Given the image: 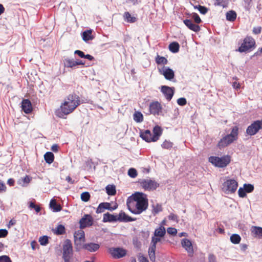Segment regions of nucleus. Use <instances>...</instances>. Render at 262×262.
Masks as SVG:
<instances>
[{
  "mask_svg": "<svg viewBox=\"0 0 262 262\" xmlns=\"http://www.w3.org/2000/svg\"><path fill=\"white\" fill-rule=\"evenodd\" d=\"M126 204L128 209L132 213L140 214L147 209L148 202L147 195L137 192L128 197Z\"/></svg>",
  "mask_w": 262,
  "mask_h": 262,
  "instance_id": "nucleus-1",
  "label": "nucleus"
},
{
  "mask_svg": "<svg viewBox=\"0 0 262 262\" xmlns=\"http://www.w3.org/2000/svg\"><path fill=\"white\" fill-rule=\"evenodd\" d=\"M79 97L76 95H70L65 99L59 108L55 111L57 116L63 118L64 116L71 113L80 104Z\"/></svg>",
  "mask_w": 262,
  "mask_h": 262,
  "instance_id": "nucleus-2",
  "label": "nucleus"
},
{
  "mask_svg": "<svg viewBox=\"0 0 262 262\" xmlns=\"http://www.w3.org/2000/svg\"><path fill=\"white\" fill-rule=\"evenodd\" d=\"M238 128L237 126H234L230 134L227 135L222 138L217 144L220 148H224L230 145L238 138Z\"/></svg>",
  "mask_w": 262,
  "mask_h": 262,
  "instance_id": "nucleus-3",
  "label": "nucleus"
},
{
  "mask_svg": "<svg viewBox=\"0 0 262 262\" xmlns=\"http://www.w3.org/2000/svg\"><path fill=\"white\" fill-rule=\"evenodd\" d=\"M209 161L213 165L219 167H225L230 162V157L225 156L222 157L211 156L209 158Z\"/></svg>",
  "mask_w": 262,
  "mask_h": 262,
  "instance_id": "nucleus-4",
  "label": "nucleus"
},
{
  "mask_svg": "<svg viewBox=\"0 0 262 262\" xmlns=\"http://www.w3.org/2000/svg\"><path fill=\"white\" fill-rule=\"evenodd\" d=\"M238 187V183L234 179L227 180L223 184L222 189L226 194L235 192Z\"/></svg>",
  "mask_w": 262,
  "mask_h": 262,
  "instance_id": "nucleus-5",
  "label": "nucleus"
},
{
  "mask_svg": "<svg viewBox=\"0 0 262 262\" xmlns=\"http://www.w3.org/2000/svg\"><path fill=\"white\" fill-rule=\"evenodd\" d=\"M73 255V247L70 240L67 239L63 246V258L64 262H71Z\"/></svg>",
  "mask_w": 262,
  "mask_h": 262,
  "instance_id": "nucleus-6",
  "label": "nucleus"
},
{
  "mask_svg": "<svg viewBox=\"0 0 262 262\" xmlns=\"http://www.w3.org/2000/svg\"><path fill=\"white\" fill-rule=\"evenodd\" d=\"M262 129V120H256L250 125L246 129L248 135L253 136Z\"/></svg>",
  "mask_w": 262,
  "mask_h": 262,
  "instance_id": "nucleus-7",
  "label": "nucleus"
},
{
  "mask_svg": "<svg viewBox=\"0 0 262 262\" xmlns=\"http://www.w3.org/2000/svg\"><path fill=\"white\" fill-rule=\"evenodd\" d=\"M255 44V40L251 37H246L241 47L238 48L240 52H244L254 47Z\"/></svg>",
  "mask_w": 262,
  "mask_h": 262,
  "instance_id": "nucleus-8",
  "label": "nucleus"
},
{
  "mask_svg": "<svg viewBox=\"0 0 262 262\" xmlns=\"http://www.w3.org/2000/svg\"><path fill=\"white\" fill-rule=\"evenodd\" d=\"M159 73L162 75L168 80H172L174 77V72L168 67L162 66L158 68Z\"/></svg>",
  "mask_w": 262,
  "mask_h": 262,
  "instance_id": "nucleus-9",
  "label": "nucleus"
},
{
  "mask_svg": "<svg viewBox=\"0 0 262 262\" xmlns=\"http://www.w3.org/2000/svg\"><path fill=\"white\" fill-rule=\"evenodd\" d=\"M140 185L146 190H153L159 186V184L157 182L150 179L142 180Z\"/></svg>",
  "mask_w": 262,
  "mask_h": 262,
  "instance_id": "nucleus-10",
  "label": "nucleus"
},
{
  "mask_svg": "<svg viewBox=\"0 0 262 262\" xmlns=\"http://www.w3.org/2000/svg\"><path fill=\"white\" fill-rule=\"evenodd\" d=\"M109 252L115 258H121L126 254V250L122 248H112L109 249Z\"/></svg>",
  "mask_w": 262,
  "mask_h": 262,
  "instance_id": "nucleus-11",
  "label": "nucleus"
},
{
  "mask_svg": "<svg viewBox=\"0 0 262 262\" xmlns=\"http://www.w3.org/2000/svg\"><path fill=\"white\" fill-rule=\"evenodd\" d=\"M74 236L75 238V244L76 246V248L78 249V246L80 247L82 243L84 242V232L81 229L80 230L76 231L74 233Z\"/></svg>",
  "mask_w": 262,
  "mask_h": 262,
  "instance_id": "nucleus-12",
  "label": "nucleus"
},
{
  "mask_svg": "<svg viewBox=\"0 0 262 262\" xmlns=\"http://www.w3.org/2000/svg\"><path fill=\"white\" fill-rule=\"evenodd\" d=\"M181 245L183 248L187 251L189 256L193 254L194 250L192 242L188 238H183L181 240Z\"/></svg>",
  "mask_w": 262,
  "mask_h": 262,
  "instance_id": "nucleus-13",
  "label": "nucleus"
},
{
  "mask_svg": "<svg viewBox=\"0 0 262 262\" xmlns=\"http://www.w3.org/2000/svg\"><path fill=\"white\" fill-rule=\"evenodd\" d=\"M118 205L116 204L114 206L112 207L111 204L107 202H103L99 204L96 209L97 213H100L103 212L105 209L113 211L117 209Z\"/></svg>",
  "mask_w": 262,
  "mask_h": 262,
  "instance_id": "nucleus-14",
  "label": "nucleus"
},
{
  "mask_svg": "<svg viewBox=\"0 0 262 262\" xmlns=\"http://www.w3.org/2000/svg\"><path fill=\"white\" fill-rule=\"evenodd\" d=\"M161 91L167 101H170L174 94V88L166 85H162Z\"/></svg>",
  "mask_w": 262,
  "mask_h": 262,
  "instance_id": "nucleus-15",
  "label": "nucleus"
},
{
  "mask_svg": "<svg viewBox=\"0 0 262 262\" xmlns=\"http://www.w3.org/2000/svg\"><path fill=\"white\" fill-rule=\"evenodd\" d=\"M93 220L91 215L89 214L84 215L80 220V227L81 229L84 228L92 225Z\"/></svg>",
  "mask_w": 262,
  "mask_h": 262,
  "instance_id": "nucleus-16",
  "label": "nucleus"
},
{
  "mask_svg": "<svg viewBox=\"0 0 262 262\" xmlns=\"http://www.w3.org/2000/svg\"><path fill=\"white\" fill-rule=\"evenodd\" d=\"M162 107L158 101L153 102L149 105V111L154 115H159L162 112Z\"/></svg>",
  "mask_w": 262,
  "mask_h": 262,
  "instance_id": "nucleus-17",
  "label": "nucleus"
},
{
  "mask_svg": "<svg viewBox=\"0 0 262 262\" xmlns=\"http://www.w3.org/2000/svg\"><path fill=\"white\" fill-rule=\"evenodd\" d=\"M136 219L127 215L124 211H121L117 215V221L121 222H129L136 221Z\"/></svg>",
  "mask_w": 262,
  "mask_h": 262,
  "instance_id": "nucleus-18",
  "label": "nucleus"
},
{
  "mask_svg": "<svg viewBox=\"0 0 262 262\" xmlns=\"http://www.w3.org/2000/svg\"><path fill=\"white\" fill-rule=\"evenodd\" d=\"M21 108L26 114H29L32 111L31 102L28 99H24L21 103Z\"/></svg>",
  "mask_w": 262,
  "mask_h": 262,
  "instance_id": "nucleus-19",
  "label": "nucleus"
},
{
  "mask_svg": "<svg viewBox=\"0 0 262 262\" xmlns=\"http://www.w3.org/2000/svg\"><path fill=\"white\" fill-rule=\"evenodd\" d=\"M184 24L191 30L197 32L200 31V27L197 24L193 23L191 19H186L183 20Z\"/></svg>",
  "mask_w": 262,
  "mask_h": 262,
  "instance_id": "nucleus-20",
  "label": "nucleus"
},
{
  "mask_svg": "<svg viewBox=\"0 0 262 262\" xmlns=\"http://www.w3.org/2000/svg\"><path fill=\"white\" fill-rule=\"evenodd\" d=\"M140 137L147 142H156L154 140V136L151 133L149 130H146L145 131L142 132L140 135Z\"/></svg>",
  "mask_w": 262,
  "mask_h": 262,
  "instance_id": "nucleus-21",
  "label": "nucleus"
},
{
  "mask_svg": "<svg viewBox=\"0 0 262 262\" xmlns=\"http://www.w3.org/2000/svg\"><path fill=\"white\" fill-rule=\"evenodd\" d=\"M82 247L91 252H93L98 250L100 246L98 244L90 243L84 244Z\"/></svg>",
  "mask_w": 262,
  "mask_h": 262,
  "instance_id": "nucleus-22",
  "label": "nucleus"
},
{
  "mask_svg": "<svg viewBox=\"0 0 262 262\" xmlns=\"http://www.w3.org/2000/svg\"><path fill=\"white\" fill-rule=\"evenodd\" d=\"M252 235L256 238H262V227L252 226L251 228Z\"/></svg>",
  "mask_w": 262,
  "mask_h": 262,
  "instance_id": "nucleus-23",
  "label": "nucleus"
},
{
  "mask_svg": "<svg viewBox=\"0 0 262 262\" xmlns=\"http://www.w3.org/2000/svg\"><path fill=\"white\" fill-rule=\"evenodd\" d=\"M103 222H113L117 221V215H115L109 213H104L103 217Z\"/></svg>",
  "mask_w": 262,
  "mask_h": 262,
  "instance_id": "nucleus-24",
  "label": "nucleus"
},
{
  "mask_svg": "<svg viewBox=\"0 0 262 262\" xmlns=\"http://www.w3.org/2000/svg\"><path fill=\"white\" fill-rule=\"evenodd\" d=\"M166 234V230L163 226H160L158 228L155 229L154 235L158 237H163Z\"/></svg>",
  "mask_w": 262,
  "mask_h": 262,
  "instance_id": "nucleus-25",
  "label": "nucleus"
},
{
  "mask_svg": "<svg viewBox=\"0 0 262 262\" xmlns=\"http://www.w3.org/2000/svg\"><path fill=\"white\" fill-rule=\"evenodd\" d=\"M50 207L54 212H58L61 210V207L58 204L55 199H52L50 202Z\"/></svg>",
  "mask_w": 262,
  "mask_h": 262,
  "instance_id": "nucleus-26",
  "label": "nucleus"
},
{
  "mask_svg": "<svg viewBox=\"0 0 262 262\" xmlns=\"http://www.w3.org/2000/svg\"><path fill=\"white\" fill-rule=\"evenodd\" d=\"M76 60L73 59L66 58L63 60V64L65 67L74 68L76 66Z\"/></svg>",
  "mask_w": 262,
  "mask_h": 262,
  "instance_id": "nucleus-27",
  "label": "nucleus"
},
{
  "mask_svg": "<svg viewBox=\"0 0 262 262\" xmlns=\"http://www.w3.org/2000/svg\"><path fill=\"white\" fill-rule=\"evenodd\" d=\"M154 140L157 141L162 134L161 128L159 126H156L153 129Z\"/></svg>",
  "mask_w": 262,
  "mask_h": 262,
  "instance_id": "nucleus-28",
  "label": "nucleus"
},
{
  "mask_svg": "<svg viewBox=\"0 0 262 262\" xmlns=\"http://www.w3.org/2000/svg\"><path fill=\"white\" fill-rule=\"evenodd\" d=\"M91 30H86L82 33V39L84 41H88L92 40L94 38Z\"/></svg>",
  "mask_w": 262,
  "mask_h": 262,
  "instance_id": "nucleus-29",
  "label": "nucleus"
},
{
  "mask_svg": "<svg viewBox=\"0 0 262 262\" xmlns=\"http://www.w3.org/2000/svg\"><path fill=\"white\" fill-rule=\"evenodd\" d=\"M44 158L47 163L51 164L54 161V155L51 152H47L45 154Z\"/></svg>",
  "mask_w": 262,
  "mask_h": 262,
  "instance_id": "nucleus-30",
  "label": "nucleus"
},
{
  "mask_svg": "<svg viewBox=\"0 0 262 262\" xmlns=\"http://www.w3.org/2000/svg\"><path fill=\"white\" fill-rule=\"evenodd\" d=\"M179 45L178 42H173L169 45V49L172 53H177L179 50Z\"/></svg>",
  "mask_w": 262,
  "mask_h": 262,
  "instance_id": "nucleus-31",
  "label": "nucleus"
},
{
  "mask_svg": "<svg viewBox=\"0 0 262 262\" xmlns=\"http://www.w3.org/2000/svg\"><path fill=\"white\" fill-rule=\"evenodd\" d=\"M106 191L108 195H114L116 194V188L115 186L113 185H108L106 188Z\"/></svg>",
  "mask_w": 262,
  "mask_h": 262,
  "instance_id": "nucleus-32",
  "label": "nucleus"
},
{
  "mask_svg": "<svg viewBox=\"0 0 262 262\" xmlns=\"http://www.w3.org/2000/svg\"><path fill=\"white\" fill-rule=\"evenodd\" d=\"M156 248L152 246H150L148 249V255L151 261L154 262L156 260L155 251Z\"/></svg>",
  "mask_w": 262,
  "mask_h": 262,
  "instance_id": "nucleus-33",
  "label": "nucleus"
},
{
  "mask_svg": "<svg viewBox=\"0 0 262 262\" xmlns=\"http://www.w3.org/2000/svg\"><path fill=\"white\" fill-rule=\"evenodd\" d=\"M124 19L128 23H134L136 18L135 17L132 16L128 12H126L123 15Z\"/></svg>",
  "mask_w": 262,
  "mask_h": 262,
  "instance_id": "nucleus-34",
  "label": "nucleus"
},
{
  "mask_svg": "<svg viewBox=\"0 0 262 262\" xmlns=\"http://www.w3.org/2000/svg\"><path fill=\"white\" fill-rule=\"evenodd\" d=\"M230 239L232 243L237 244L240 243L241 237L238 234H233L230 236Z\"/></svg>",
  "mask_w": 262,
  "mask_h": 262,
  "instance_id": "nucleus-35",
  "label": "nucleus"
},
{
  "mask_svg": "<svg viewBox=\"0 0 262 262\" xmlns=\"http://www.w3.org/2000/svg\"><path fill=\"white\" fill-rule=\"evenodd\" d=\"M134 120L136 122H141L143 121V116L141 112H136L134 115Z\"/></svg>",
  "mask_w": 262,
  "mask_h": 262,
  "instance_id": "nucleus-36",
  "label": "nucleus"
},
{
  "mask_svg": "<svg viewBox=\"0 0 262 262\" xmlns=\"http://www.w3.org/2000/svg\"><path fill=\"white\" fill-rule=\"evenodd\" d=\"M156 62L158 64H166L168 62L167 59L164 57L157 55L156 58Z\"/></svg>",
  "mask_w": 262,
  "mask_h": 262,
  "instance_id": "nucleus-37",
  "label": "nucleus"
},
{
  "mask_svg": "<svg viewBox=\"0 0 262 262\" xmlns=\"http://www.w3.org/2000/svg\"><path fill=\"white\" fill-rule=\"evenodd\" d=\"M236 17V14L233 11H230L226 13V18L230 21H234Z\"/></svg>",
  "mask_w": 262,
  "mask_h": 262,
  "instance_id": "nucleus-38",
  "label": "nucleus"
},
{
  "mask_svg": "<svg viewBox=\"0 0 262 262\" xmlns=\"http://www.w3.org/2000/svg\"><path fill=\"white\" fill-rule=\"evenodd\" d=\"M162 238V237H158L155 235L152 236L150 246L156 248L157 244L159 242H161Z\"/></svg>",
  "mask_w": 262,
  "mask_h": 262,
  "instance_id": "nucleus-39",
  "label": "nucleus"
},
{
  "mask_svg": "<svg viewBox=\"0 0 262 262\" xmlns=\"http://www.w3.org/2000/svg\"><path fill=\"white\" fill-rule=\"evenodd\" d=\"M38 242L41 246H45L49 243V237L46 235L40 236L39 238Z\"/></svg>",
  "mask_w": 262,
  "mask_h": 262,
  "instance_id": "nucleus-40",
  "label": "nucleus"
},
{
  "mask_svg": "<svg viewBox=\"0 0 262 262\" xmlns=\"http://www.w3.org/2000/svg\"><path fill=\"white\" fill-rule=\"evenodd\" d=\"M173 143L170 141L165 140L162 144L161 146L163 148L169 149L172 147Z\"/></svg>",
  "mask_w": 262,
  "mask_h": 262,
  "instance_id": "nucleus-41",
  "label": "nucleus"
},
{
  "mask_svg": "<svg viewBox=\"0 0 262 262\" xmlns=\"http://www.w3.org/2000/svg\"><path fill=\"white\" fill-rule=\"evenodd\" d=\"M229 0H215L214 4L215 5L222 6L223 7H227L228 4Z\"/></svg>",
  "mask_w": 262,
  "mask_h": 262,
  "instance_id": "nucleus-42",
  "label": "nucleus"
},
{
  "mask_svg": "<svg viewBox=\"0 0 262 262\" xmlns=\"http://www.w3.org/2000/svg\"><path fill=\"white\" fill-rule=\"evenodd\" d=\"M81 199L82 201L86 202L90 198V194L88 192H84L81 194Z\"/></svg>",
  "mask_w": 262,
  "mask_h": 262,
  "instance_id": "nucleus-43",
  "label": "nucleus"
},
{
  "mask_svg": "<svg viewBox=\"0 0 262 262\" xmlns=\"http://www.w3.org/2000/svg\"><path fill=\"white\" fill-rule=\"evenodd\" d=\"M128 174L130 177L134 178L137 176V170L133 168H129L128 170Z\"/></svg>",
  "mask_w": 262,
  "mask_h": 262,
  "instance_id": "nucleus-44",
  "label": "nucleus"
},
{
  "mask_svg": "<svg viewBox=\"0 0 262 262\" xmlns=\"http://www.w3.org/2000/svg\"><path fill=\"white\" fill-rule=\"evenodd\" d=\"M162 210V208L161 205L156 204L155 205H153V210L152 212L155 214H157L159 212H161Z\"/></svg>",
  "mask_w": 262,
  "mask_h": 262,
  "instance_id": "nucleus-45",
  "label": "nucleus"
},
{
  "mask_svg": "<svg viewBox=\"0 0 262 262\" xmlns=\"http://www.w3.org/2000/svg\"><path fill=\"white\" fill-rule=\"evenodd\" d=\"M64 229H65L63 226L59 225L57 226L56 229L55 233L58 235L62 234L64 232Z\"/></svg>",
  "mask_w": 262,
  "mask_h": 262,
  "instance_id": "nucleus-46",
  "label": "nucleus"
},
{
  "mask_svg": "<svg viewBox=\"0 0 262 262\" xmlns=\"http://www.w3.org/2000/svg\"><path fill=\"white\" fill-rule=\"evenodd\" d=\"M244 188L245 189V190L246 191V192L249 193V192H252L253 190L254 187L251 184H245L244 185Z\"/></svg>",
  "mask_w": 262,
  "mask_h": 262,
  "instance_id": "nucleus-47",
  "label": "nucleus"
},
{
  "mask_svg": "<svg viewBox=\"0 0 262 262\" xmlns=\"http://www.w3.org/2000/svg\"><path fill=\"white\" fill-rule=\"evenodd\" d=\"M168 218L169 220H172L177 223L179 222V217L177 215L173 214L172 213H170L168 215Z\"/></svg>",
  "mask_w": 262,
  "mask_h": 262,
  "instance_id": "nucleus-48",
  "label": "nucleus"
},
{
  "mask_svg": "<svg viewBox=\"0 0 262 262\" xmlns=\"http://www.w3.org/2000/svg\"><path fill=\"white\" fill-rule=\"evenodd\" d=\"M138 258L139 262H149L147 258L141 253L138 255Z\"/></svg>",
  "mask_w": 262,
  "mask_h": 262,
  "instance_id": "nucleus-49",
  "label": "nucleus"
},
{
  "mask_svg": "<svg viewBox=\"0 0 262 262\" xmlns=\"http://www.w3.org/2000/svg\"><path fill=\"white\" fill-rule=\"evenodd\" d=\"M167 233L172 235H175L177 234V230L176 228L172 227H169L167 229Z\"/></svg>",
  "mask_w": 262,
  "mask_h": 262,
  "instance_id": "nucleus-50",
  "label": "nucleus"
},
{
  "mask_svg": "<svg viewBox=\"0 0 262 262\" xmlns=\"http://www.w3.org/2000/svg\"><path fill=\"white\" fill-rule=\"evenodd\" d=\"M192 18L196 24H199L201 22V19L198 14L193 13L192 15Z\"/></svg>",
  "mask_w": 262,
  "mask_h": 262,
  "instance_id": "nucleus-51",
  "label": "nucleus"
},
{
  "mask_svg": "<svg viewBox=\"0 0 262 262\" xmlns=\"http://www.w3.org/2000/svg\"><path fill=\"white\" fill-rule=\"evenodd\" d=\"M0 262H12L10 258L7 255L0 256Z\"/></svg>",
  "mask_w": 262,
  "mask_h": 262,
  "instance_id": "nucleus-52",
  "label": "nucleus"
},
{
  "mask_svg": "<svg viewBox=\"0 0 262 262\" xmlns=\"http://www.w3.org/2000/svg\"><path fill=\"white\" fill-rule=\"evenodd\" d=\"M177 103L181 106H184L186 104V100L185 98H180L177 100Z\"/></svg>",
  "mask_w": 262,
  "mask_h": 262,
  "instance_id": "nucleus-53",
  "label": "nucleus"
},
{
  "mask_svg": "<svg viewBox=\"0 0 262 262\" xmlns=\"http://www.w3.org/2000/svg\"><path fill=\"white\" fill-rule=\"evenodd\" d=\"M246 191H245L244 188H239V189L238 190V193L239 196V197L244 198L246 196Z\"/></svg>",
  "mask_w": 262,
  "mask_h": 262,
  "instance_id": "nucleus-54",
  "label": "nucleus"
},
{
  "mask_svg": "<svg viewBox=\"0 0 262 262\" xmlns=\"http://www.w3.org/2000/svg\"><path fill=\"white\" fill-rule=\"evenodd\" d=\"M198 10L199 12L203 14H205L207 12L208 9L204 6H199Z\"/></svg>",
  "mask_w": 262,
  "mask_h": 262,
  "instance_id": "nucleus-55",
  "label": "nucleus"
},
{
  "mask_svg": "<svg viewBox=\"0 0 262 262\" xmlns=\"http://www.w3.org/2000/svg\"><path fill=\"white\" fill-rule=\"evenodd\" d=\"M261 31V28L260 27H254L252 30L253 34L257 35L260 33Z\"/></svg>",
  "mask_w": 262,
  "mask_h": 262,
  "instance_id": "nucleus-56",
  "label": "nucleus"
},
{
  "mask_svg": "<svg viewBox=\"0 0 262 262\" xmlns=\"http://www.w3.org/2000/svg\"><path fill=\"white\" fill-rule=\"evenodd\" d=\"M8 233V231L6 229H0V237H6Z\"/></svg>",
  "mask_w": 262,
  "mask_h": 262,
  "instance_id": "nucleus-57",
  "label": "nucleus"
},
{
  "mask_svg": "<svg viewBox=\"0 0 262 262\" xmlns=\"http://www.w3.org/2000/svg\"><path fill=\"white\" fill-rule=\"evenodd\" d=\"M126 3L131 4L133 5H136L139 4L140 2V0H126Z\"/></svg>",
  "mask_w": 262,
  "mask_h": 262,
  "instance_id": "nucleus-58",
  "label": "nucleus"
},
{
  "mask_svg": "<svg viewBox=\"0 0 262 262\" xmlns=\"http://www.w3.org/2000/svg\"><path fill=\"white\" fill-rule=\"evenodd\" d=\"M6 190V186L0 180V193L5 192Z\"/></svg>",
  "mask_w": 262,
  "mask_h": 262,
  "instance_id": "nucleus-59",
  "label": "nucleus"
},
{
  "mask_svg": "<svg viewBox=\"0 0 262 262\" xmlns=\"http://www.w3.org/2000/svg\"><path fill=\"white\" fill-rule=\"evenodd\" d=\"M74 54L78 55L81 58H84L85 57L84 53L82 51L80 50H76L74 52Z\"/></svg>",
  "mask_w": 262,
  "mask_h": 262,
  "instance_id": "nucleus-60",
  "label": "nucleus"
},
{
  "mask_svg": "<svg viewBox=\"0 0 262 262\" xmlns=\"http://www.w3.org/2000/svg\"><path fill=\"white\" fill-rule=\"evenodd\" d=\"M208 260L209 262H216L215 256L212 254H210L208 256Z\"/></svg>",
  "mask_w": 262,
  "mask_h": 262,
  "instance_id": "nucleus-61",
  "label": "nucleus"
},
{
  "mask_svg": "<svg viewBox=\"0 0 262 262\" xmlns=\"http://www.w3.org/2000/svg\"><path fill=\"white\" fill-rule=\"evenodd\" d=\"M31 246L32 249L33 250H34L36 249V247H38V245L36 241H32L31 243Z\"/></svg>",
  "mask_w": 262,
  "mask_h": 262,
  "instance_id": "nucleus-62",
  "label": "nucleus"
},
{
  "mask_svg": "<svg viewBox=\"0 0 262 262\" xmlns=\"http://www.w3.org/2000/svg\"><path fill=\"white\" fill-rule=\"evenodd\" d=\"M23 181L24 183H29L31 181V178L29 176H26L23 178Z\"/></svg>",
  "mask_w": 262,
  "mask_h": 262,
  "instance_id": "nucleus-63",
  "label": "nucleus"
},
{
  "mask_svg": "<svg viewBox=\"0 0 262 262\" xmlns=\"http://www.w3.org/2000/svg\"><path fill=\"white\" fill-rule=\"evenodd\" d=\"M51 149L54 152H57L58 150V146L57 144H54L52 146Z\"/></svg>",
  "mask_w": 262,
  "mask_h": 262,
  "instance_id": "nucleus-64",
  "label": "nucleus"
}]
</instances>
